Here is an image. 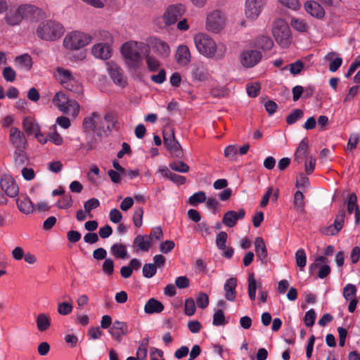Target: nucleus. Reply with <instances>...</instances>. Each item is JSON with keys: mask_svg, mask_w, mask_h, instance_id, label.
Masks as SVG:
<instances>
[{"mask_svg": "<svg viewBox=\"0 0 360 360\" xmlns=\"http://www.w3.org/2000/svg\"><path fill=\"white\" fill-rule=\"evenodd\" d=\"M254 244L257 258L262 262H266L268 253L264 240L261 237H257L255 238Z\"/></svg>", "mask_w": 360, "mask_h": 360, "instance_id": "obj_28", "label": "nucleus"}, {"mask_svg": "<svg viewBox=\"0 0 360 360\" xmlns=\"http://www.w3.org/2000/svg\"><path fill=\"white\" fill-rule=\"evenodd\" d=\"M73 306L69 302H60L58 304V313L63 316L70 314L72 311Z\"/></svg>", "mask_w": 360, "mask_h": 360, "instance_id": "obj_54", "label": "nucleus"}, {"mask_svg": "<svg viewBox=\"0 0 360 360\" xmlns=\"http://www.w3.org/2000/svg\"><path fill=\"white\" fill-rule=\"evenodd\" d=\"M128 326L126 323L120 321H115L110 328L108 333L112 338L118 342H121L122 335L128 333Z\"/></svg>", "mask_w": 360, "mask_h": 360, "instance_id": "obj_19", "label": "nucleus"}, {"mask_svg": "<svg viewBox=\"0 0 360 360\" xmlns=\"http://www.w3.org/2000/svg\"><path fill=\"white\" fill-rule=\"evenodd\" d=\"M290 25L293 29L298 32H304L309 29L308 25L300 18H292L291 20Z\"/></svg>", "mask_w": 360, "mask_h": 360, "instance_id": "obj_45", "label": "nucleus"}, {"mask_svg": "<svg viewBox=\"0 0 360 360\" xmlns=\"http://www.w3.org/2000/svg\"><path fill=\"white\" fill-rule=\"evenodd\" d=\"M191 75L194 81H205L207 79L209 74L207 70L202 65H198L193 68Z\"/></svg>", "mask_w": 360, "mask_h": 360, "instance_id": "obj_35", "label": "nucleus"}, {"mask_svg": "<svg viewBox=\"0 0 360 360\" xmlns=\"http://www.w3.org/2000/svg\"><path fill=\"white\" fill-rule=\"evenodd\" d=\"M185 7L182 4H173L169 6L163 15L162 20L166 25H172L177 22L185 13Z\"/></svg>", "mask_w": 360, "mask_h": 360, "instance_id": "obj_9", "label": "nucleus"}, {"mask_svg": "<svg viewBox=\"0 0 360 360\" xmlns=\"http://www.w3.org/2000/svg\"><path fill=\"white\" fill-rule=\"evenodd\" d=\"M91 53L96 58L107 60L111 56V49L107 43H98L92 46Z\"/></svg>", "mask_w": 360, "mask_h": 360, "instance_id": "obj_21", "label": "nucleus"}, {"mask_svg": "<svg viewBox=\"0 0 360 360\" xmlns=\"http://www.w3.org/2000/svg\"><path fill=\"white\" fill-rule=\"evenodd\" d=\"M15 163L21 166L27 162V157L24 152V150H17L14 153Z\"/></svg>", "mask_w": 360, "mask_h": 360, "instance_id": "obj_52", "label": "nucleus"}, {"mask_svg": "<svg viewBox=\"0 0 360 360\" xmlns=\"http://www.w3.org/2000/svg\"><path fill=\"white\" fill-rule=\"evenodd\" d=\"M212 323L215 326H224L226 323L224 314L221 309L217 310L214 314Z\"/></svg>", "mask_w": 360, "mask_h": 360, "instance_id": "obj_55", "label": "nucleus"}, {"mask_svg": "<svg viewBox=\"0 0 360 360\" xmlns=\"http://www.w3.org/2000/svg\"><path fill=\"white\" fill-rule=\"evenodd\" d=\"M70 98L63 91L57 92L53 98V103L62 112L69 101Z\"/></svg>", "mask_w": 360, "mask_h": 360, "instance_id": "obj_38", "label": "nucleus"}, {"mask_svg": "<svg viewBox=\"0 0 360 360\" xmlns=\"http://www.w3.org/2000/svg\"><path fill=\"white\" fill-rule=\"evenodd\" d=\"M176 63L181 66H186L191 60V54L189 48L185 44L177 46L175 52Z\"/></svg>", "mask_w": 360, "mask_h": 360, "instance_id": "obj_18", "label": "nucleus"}, {"mask_svg": "<svg viewBox=\"0 0 360 360\" xmlns=\"http://www.w3.org/2000/svg\"><path fill=\"white\" fill-rule=\"evenodd\" d=\"M206 200L205 193L203 191H198L193 193L188 199V203L191 206H196L198 203L203 202Z\"/></svg>", "mask_w": 360, "mask_h": 360, "instance_id": "obj_46", "label": "nucleus"}, {"mask_svg": "<svg viewBox=\"0 0 360 360\" xmlns=\"http://www.w3.org/2000/svg\"><path fill=\"white\" fill-rule=\"evenodd\" d=\"M146 48L145 43L138 41H128L120 49L124 61L129 68H139L143 63L142 53Z\"/></svg>", "mask_w": 360, "mask_h": 360, "instance_id": "obj_3", "label": "nucleus"}, {"mask_svg": "<svg viewBox=\"0 0 360 360\" xmlns=\"http://www.w3.org/2000/svg\"><path fill=\"white\" fill-rule=\"evenodd\" d=\"M148 343V338H144L141 341L136 351V359L138 360H146Z\"/></svg>", "mask_w": 360, "mask_h": 360, "instance_id": "obj_42", "label": "nucleus"}, {"mask_svg": "<svg viewBox=\"0 0 360 360\" xmlns=\"http://www.w3.org/2000/svg\"><path fill=\"white\" fill-rule=\"evenodd\" d=\"M157 271V266L154 264L148 263L146 264L143 266V276L146 278H152Z\"/></svg>", "mask_w": 360, "mask_h": 360, "instance_id": "obj_51", "label": "nucleus"}, {"mask_svg": "<svg viewBox=\"0 0 360 360\" xmlns=\"http://www.w3.org/2000/svg\"><path fill=\"white\" fill-rule=\"evenodd\" d=\"M116 120L112 113L108 112L102 117L98 113L93 112L84 119L85 130L91 131L99 136L108 135L115 127Z\"/></svg>", "mask_w": 360, "mask_h": 360, "instance_id": "obj_2", "label": "nucleus"}, {"mask_svg": "<svg viewBox=\"0 0 360 360\" xmlns=\"http://www.w3.org/2000/svg\"><path fill=\"white\" fill-rule=\"evenodd\" d=\"M325 60L329 62V70L332 72H335L341 66L342 60L338 56L335 52H330L324 57Z\"/></svg>", "mask_w": 360, "mask_h": 360, "instance_id": "obj_30", "label": "nucleus"}, {"mask_svg": "<svg viewBox=\"0 0 360 360\" xmlns=\"http://www.w3.org/2000/svg\"><path fill=\"white\" fill-rule=\"evenodd\" d=\"M22 128L28 134H34L40 129L38 123L31 117H26L22 120Z\"/></svg>", "mask_w": 360, "mask_h": 360, "instance_id": "obj_36", "label": "nucleus"}, {"mask_svg": "<svg viewBox=\"0 0 360 360\" xmlns=\"http://www.w3.org/2000/svg\"><path fill=\"white\" fill-rule=\"evenodd\" d=\"M1 187L3 191H4L5 193L11 197H15L19 192V188L15 183V180L8 175H4L1 178Z\"/></svg>", "mask_w": 360, "mask_h": 360, "instance_id": "obj_17", "label": "nucleus"}, {"mask_svg": "<svg viewBox=\"0 0 360 360\" xmlns=\"http://www.w3.org/2000/svg\"><path fill=\"white\" fill-rule=\"evenodd\" d=\"M193 42L197 51L207 58L221 60L226 53V46L221 42L217 43L207 33L198 32L194 34Z\"/></svg>", "mask_w": 360, "mask_h": 360, "instance_id": "obj_1", "label": "nucleus"}, {"mask_svg": "<svg viewBox=\"0 0 360 360\" xmlns=\"http://www.w3.org/2000/svg\"><path fill=\"white\" fill-rule=\"evenodd\" d=\"M100 202L97 198H92L84 202V208L86 213H91V210L97 208Z\"/></svg>", "mask_w": 360, "mask_h": 360, "instance_id": "obj_59", "label": "nucleus"}, {"mask_svg": "<svg viewBox=\"0 0 360 360\" xmlns=\"http://www.w3.org/2000/svg\"><path fill=\"white\" fill-rule=\"evenodd\" d=\"M356 202H357L356 195L354 193L351 194L349 197L347 205V212L349 214H352L354 211V212H356V210H359Z\"/></svg>", "mask_w": 360, "mask_h": 360, "instance_id": "obj_56", "label": "nucleus"}, {"mask_svg": "<svg viewBox=\"0 0 360 360\" xmlns=\"http://www.w3.org/2000/svg\"><path fill=\"white\" fill-rule=\"evenodd\" d=\"M185 314L187 316H192L195 312V302L193 299L188 298L184 304Z\"/></svg>", "mask_w": 360, "mask_h": 360, "instance_id": "obj_57", "label": "nucleus"}, {"mask_svg": "<svg viewBox=\"0 0 360 360\" xmlns=\"http://www.w3.org/2000/svg\"><path fill=\"white\" fill-rule=\"evenodd\" d=\"M327 258L323 256H319L309 266V271L313 274L316 269L318 271V277L319 278H324L330 273V268L328 264H326Z\"/></svg>", "mask_w": 360, "mask_h": 360, "instance_id": "obj_15", "label": "nucleus"}, {"mask_svg": "<svg viewBox=\"0 0 360 360\" xmlns=\"http://www.w3.org/2000/svg\"><path fill=\"white\" fill-rule=\"evenodd\" d=\"M9 141L17 150H25L27 141L23 132L18 127H11L9 131Z\"/></svg>", "mask_w": 360, "mask_h": 360, "instance_id": "obj_14", "label": "nucleus"}, {"mask_svg": "<svg viewBox=\"0 0 360 360\" xmlns=\"http://www.w3.org/2000/svg\"><path fill=\"white\" fill-rule=\"evenodd\" d=\"M303 111L300 109L293 110L290 114L286 117V122L288 124H292L295 123L299 119L303 117Z\"/></svg>", "mask_w": 360, "mask_h": 360, "instance_id": "obj_49", "label": "nucleus"}, {"mask_svg": "<svg viewBox=\"0 0 360 360\" xmlns=\"http://www.w3.org/2000/svg\"><path fill=\"white\" fill-rule=\"evenodd\" d=\"M103 271L108 275H111L114 271V262L112 259L107 258L105 259L102 266Z\"/></svg>", "mask_w": 360, "mask_h": 360, "instance_id": "obj_64", "label": "nucleus"}, {"mask_svg": "<svg viewBox=\"0 0 360 360\" xmlns=\"http://www.w3.org/2000/svg\"><path fill=\"white\" fill-rule=\"evenodd\" d=\"M263 0H245L244 13L248 19L255 20L262 13Z\"/></svg>", "mask_w": 360, "mask_h": 360, "instance_id": "obj_12", "label": "nucleus"}, {"mask_svg": "<svg viewBox=\"0 0 360 360\" xmlns=\"http://www.w3.org/2000/svg\"><path fill=\"white\" fill-rule=\"evenodd\" d=\"M37 328L40 332L47 330L51 326L50 316L45 313H40L36 318Z\"/></svg>", "mask_w": 360, "mask_h": 360, "instance_id": "obj_31", "label": "nucleus"}, {"mask_svg": "<svg viewBox=\"0 0 360 360\" xmlns=\"http://www.w3.org/2000/svg\"><path fill=\"white\" fill-rule=\"evenodd\" d=\"M169 167L171 169L181 172L186 173L189 171V166L183 161H175L169 163Z\"/></svg>", "mask_w": 360, "mask_h": 360, "instance_id": "obj_48", "label": "nucleus"}, {"mask_svg": "<svg viewBox=\"0 0 360 360\" xmlns=\"http://www.w3.org/2000/svg\"><path fill=\"white\" fill-rule=\"evenodd\" d=\"M91 37L86 33L73 31L68 33L63 39V45L70 50L82 48L91 41Z\"/></svg>", "mask_w": 360, "mask_h": 360, "instance_id": "obj_6", "label": "nucleus"}, {"mask_svg": "<svg viewBox=\"0 0 360 360\" xmlns=\"http://www.w3.org/2000/svg\"><path fill=\"white\" fill-rule=\"evenodd\" d=\"M64 28L61 24L53 20L40 23L37 29V36L43 40L55 41L62 37Z\"/></svg>", "mask_w": 360, "mask_h": 360, "instance_id": "obj_5", "label": "nucleus"}, {"mask_svg": "<svg viewBox=\"0 0 360 360\" xmlns=\"http://www.w3.org/2000/svg\"><path fill=\"white\" fill-rule=\"evenodd\" d=\"M15 62L20 69L25 71L30 70L32 66V58L27 53L22 54L19 56H17L15 58Z\"/></svg>", "mask_w": 360, "mask_h": 360, "instance_id": "obj_32", "label": "nucleus"}, {"mask_svg": "<svg viewBox=\"0 0 360 360\" xmlns=\"http://www.w3.org/2000/svg\"><path fill=\"white\" fill-rule=\"evenodd\" d=\"M4 20L9 25H16L22 20V14L20 13V8L15 10H10L6 15Z\"/></svg>", "mask_w": 360, "mask_h": 360, "instance_id": "obj_33", "label": "nucleus"}, {"mask_svg": "<svg viewBox=\"0 0 360 360\" xmlns=\"http://www.w3.org/2000/svg\"><path fill=\"white\" fill-rule=\"evenodd\" d=\"M144 54L148 70L150 72L157 71L160 65L159 60L155 56L150 54L148 49H146Z\"/></svg>", "mask_w": 360, "mask_h": 360, "instance_id": "obj_34", "label": "nucleus"}, {"mask_svg": "<svg viewBox=\"0 0 360 360\" xmlns=\"http://www.w3.org/2000/svg\"><path fill=\"white\" fill-rule=\"evenodd\" d=\"M57 206L60 209H68L72 205V199L71 195H64L62 199L57 202Z\"/></svg>", "mask_w": 360, "mask_h": 360, "instance_id": "obj_61", "label": "nucleus"}, {"mask_svg": "<svg viewBox=\"0 0 360 360\" xmlns=\"http://www.w3.org/2000/svg\"><path fill=\"white\" fill-rule=\"evenodd\" d=\"M245 214V210L243 209H240L238 212L230 210L224 214L222 221L226 226L233 227L237 221L242 219Z\"/></svg>", "mask_w": 360, "mask_h": 360, "instance_id": "obj_22", "label": "nucleus"}, {"mask_svg": "<svg viewBox=\"0 0 360 360\" xmlns=\"http://www.w3.org/2000/svg\"><path fill=\"white\" fill-rule=\"evenodd\" d=\"M304 68V65L302 61L297 60L289 65V70L293 75H298L301 72Z\"/></svg>", "mask_w": 360, "mask_h": 360, "instance_id": "obj_63", "label": "nucleus"}, {"mask_svg": "<svg viewBox=\"0 0 360 360\" xmlns=\"http://www.w3.org/2000/svg\"><path fill=\"white\" fill-rule=\"evenodd\" d=\"M262 53L258 50L245 49L240 55V60L243 66L252 68L256 65L262 59Z\"/></svg>", "mask_w": 360, "mask_h": 360, "instance_id": "obj_10", "label": "nucleus"}, {"mask_svg": "<svg viewBox=\"0 0 360 360\" xmlns=\"http://www.w3.org/2000/svg\"><path fill=\"white\" fill-rule=\"evenodd\" d=\"M226 21L225 15L219 10H214L207 15L205 27L209 32L219 33L224 27Z\"/></svg>", "mask_w": 360, "mask_h": 360, "instance_id": "obj_8", "label": "nucleus"}, {"mask_svg": "<svg viewBox=\"0 0 360 360\" xmlns=\"http://www.w3.org/2000/svg\"><path fill=\"white\" fill-rule=\"evenodd\" d=\"M236 286L237 279L235 277H231L227 279L224 285V296L226 300L229 302L235 301L236 298Z\"/></svg>", "mask_w": 360, "mask_h": 360, "instance_id": "obj_24", "label": "nucleus"}, {"mask_svg": "<svg viewBox=\"0 0 360 360\" xmlns=\"http://www.w3.org/2000/svg\"><path fill=\"white\" fill-rule=\"evenodd\" d=\"M149 48L152 49L160 58H166L170 55V47L169 44L156 37H151L147 40Z\"/></svg>", "mask_w": 360, "mask_h": 360, "instance_id": "obj_13", "label": "nucleus"}, {"mask_svg": "<svg viewBox=\"0 0 360 360\" xmlns=\"http://www.w3.org/2000/svg\"><path fill=\"white\" fill-rule=\"evenodd\" d=\"M272 32L275 40L281 47L286 48L290 45V30L288 23L283 20L278 19L274 22Z\"/></svg>", "mask_w": 360, "mask_h": 360, "instance_id": "obj_7", "label": "nucleus"}, {"mask_svg": "<svg viewBox=\"0 0 360 360\" xmlns=\"http://www.w3.org/2000/svg\"><path fill=\"white\" fill-rule=\"evenodd\" d=\"M164 305L155 298H150L144 306V311L147 314H158L163 311Z\"/></svg>", "mask_w": 360, "mask_h": 360, "instance_id": "obj_26", "label": "nucleus"}, {"mask_svg": "<svg viewBox=\"0 0 360 360\" xmlns=\"http://www.w3.org/2000/svg\"><path fill=\"white\" fill-rule=\"evenodd\" d=\"M209 297L205 292H200L196 297V304L199 308L205 309L208 306Z\"/></svg>", "mask_w": 360, "mask_h": 360, "instance_id": "obj_58", "label": "nucleus"}, {"mask_svg": "<svg viewBox=\"0 0 360 360\" xmlns=\"http://www.w3.org/2000/svg\"><path fill=\"white\" fill-rule=\"evenodd\" d=\"M17 206L19 210L26 214L33 212L34 206L30 199L26 195H21L17 198Z\"/></svg>", "mask_w": 360, "mask_h": 360, "instance_id": "obj_27", "label": "nucleus"}, {"mask_svg": "<svg viewBox=\"0 0 360 360\" xmlns=\"http://www.w3.org/2000/svg\"><path fill=\"white\" fill-rule=\"evenodd\" d=\"M305 11L311 16L321 18L325 15L323 8L316 1H308L304 4Z\"/></svg>", "mask_w": 360, "mask_h": 360, "instance_id": "obj_25", "label": "nucleus"}, {"mask_svg": "<svg viewBox=\"0 0 360 360\" xmlns=\"http://www.w3.org/2000/svg\"><path fill=\"white\" fill-rule=\"evenodd\" d=\"M345 217V211L341 209L337 214L334 223L326 229L325 234L334 236L337 234L343 227Z\"/></svg>", "mask_w": 360, "mask_h": 360, "instance_id": "obj_20", "label": "nucleus"}, {"mask_svg": "<svg viewBox=\"0 0 360 360\" xmlns=\"http://www.w3.org/2000/svg\"><path fill=\"white\" fill-rule=\"evenodd\" d=\"M237 153L238 150L234 145H229L224 150V156L231 160H236Z\"/></svg>", "mask_w": 360, "mask_h": 360, "instance_id": "obj_60", "label": "nucleus"}, {"mask_svg": "<svg viewBox=\"0 0 360 360\" xmlns=\"http://www.w3.org/2000/svg\"><path fill=\"white\" fill-rule=\"evenodd\" d=\"M296 264L302 269L307 264V256L303 249H299L295 253Z\"/></svg>", "mask_w": 360, "mask_h": 360, "instance_id": "obj_50", "label": "nucleus"}, {"mask_svg": "<svg viewBox=\"0 0 360 360\" xmlns=\"http://www.w3.org/2000/svg\"><path fill=\"white\" fill-rule=\"evenodd\" d=\"M164 144L171 153L178 155L180 153L181 146L175 139L172 129L167 128L163 131Z\"/></svg>", "mask_w": 360, "mask_h": 360, "instance_id": "obj_16", "label": "nucleus"}, {"mask_svg": "<svg viewBox=\"0 0 360 360\" xmlns=\"http://www.w3.org/2000/svg\"><path fill=\"white\" fill-rule=\"evenodd\" d=\"M110 252L116 258L127 259L129 257L127 246L122 243H116L113 244L110 247Z\"/></svg>", "mask_w": 360, "mask_h": 360, "instance_id": "obj_29", "label": "nucleus"}, {"mask_svg": "<svg viewBox=\"0 0 360 360\" xmlns=\"http://www.w3.org/2000/svg\"><path fill=\"white\" fill-rule=\"evenodd\" d=\"M293 205L297 212H302L304 211V195L302 191H297L295 192L294 195Z\"/></svg>", "mask_w": 360, "mask_h": 360, "instance_id": "obj_44", "label": "nucleus"}, {"mask_svg": "<svg viewBox=\"0 0 360 360\" xmlns=\"http://www.w3.org/2000/svg\"><path fill=\"white\" fill-rule=\"evenodd\" d=\"M356 289L353 284H347L343 289V296L347 300H356Z\"/></svg>", "mask_w": 360, "mask_h": 360, "instance_id": "obj_47", "label": "nucleus"}, {"mask_svg": "<svg viewBox=\"0 0 360 360\" xmlns=\"http://www.w3.org/2000/svg\"><path fill=\"white\" fill-rule=\"evenodd\" d=\"M19 8L22 19L26 18L33 20L41 15V10L33 5L24 4L20 6Z\"/></svg>", "mask_w": 360, "mask_h": 360, "instance_id": "obj_23", "label": "nucleus"}, {"mask_svg": "<svg viewBox=\"0 0 360 360\" xmlns=\"http://www.w3.org/2000/svg\"><path fill=\"white\" fill-rule=\"evenodd\" d=\"M134 245L138 247L141 251L147 252L151 247V243L145 236L139 235L134 240Z\"/></svg>", "mask_w": 360, "mask_h": 360, "instance_id": "obj_40", "label": "nucleus"}, {"mask_svg": "<svg viewBox=\"0 0 360 360\" xmlns=\"http://www.w3.org/2000/svg\"><path fill=\"white\" fill-rule=\"evenodd\" d=\"M262 284L257 283L253 274H249L248 276V296L251 300H255L256 298V290L260 289Z\"/></svg>", "mask_w": 360, "mask_h": 360, "instance_id": "obj_37", "label": "nucleus"}, {"mask_svg": "<svg viewBox=\"0 0 360 360\" xmlns=\"http://www.w3.org/2000/svg\"><path fill=\"white\" fill-rule=\"evenodd\" d=\"M228 235L225 231H220L216 237V245L219 250L226 249V243Z\"/></svg>", "mask_w": 360, "mask_h": 360, "instance_id": "obj_53", "label": "nucleus"}, {"mask_svg": "<svg viewBox=\"0 0 360 360\" xmlns=\"http://www.w3.org/2000/svg\"><path fill=\"white\" fill-rule=\"evenodd\" d=\"M316 319V313L313 309H309L305 314L304 321L307 327L312 326Z\"/></svg>", "mask_w": 360, "mask_h": 360, "instance_id": "obj_62", "label": "nucleus"}, {"mask_svg": "<svg viewBox=\"0 0 360 360\" xmlns=\"http://www.w3.org/2000/svg\"><path fill=\"white\" fill-rule=\"evenodd\" d=\"M273 41L266 36H260L255 41V46L264 50H269L273 46Z\"/></svg>", "mask_w": 360, "mask_h": 360, "instance_id": "obj_43", "label": "nucleus"}, {"mask_svg": "<svg viewBox=\"0 0 360 360\" xmlns=\"http://www.w3.org/2000/svg\"><path fill=\"white\" fill-rule=\"evenodd\" d=\"M106 65L109 75L114 83L120 87H124L127 79L122 69L112 61L108 62Z\"/></svg>", "mask_w": 360, "mask_h": 360, "instance_id": "obj_11", "label": "nucleus"}, {"mask_svg": "<svg viewBox=\"0 0 360 360\" xmlns=\"http://www.w3.org/2000/svg\"><path fill=\"white\" fill-rule=\"evenodd\" d=\"M307 149L308 141L307 138H304L300 141L295 154V160L297 162H300L306 156Z\"/></svg>", "mask_w": 360, "mask_h": 360, "instance_id": "obj_41", "label": "nucleus"}, {"mask_svg": "<svg viewBox=\"0 0 360 360\" xmlns=\"http://www.w3.org/2000/svg\"><path fill=\"white\" fill-rule=\"evenodd\" d=\"M79 110L80 106L79 103L75 100L70 99L62 112L75 118L78 116Z\"/></svg>", "mask_w": 360, "mask_h": 360, "instance_id": "obj_39", "label": "nucleus"}, {"mask_svg": "<svg viewBox=\"0 0 360 360\" xmlns=\"http://www.w3.org/2000/svg\"><path fill=\"white\" fill-rule=\"evenodd\" d=\"M54 77L67 90L77 94L82 93L83 87L78 75L70 70L58 67L54 71Z\"/></svg>", "mask_w": 360, "mask_h": 360, "instance_id": "obj_4", "label": "nucleus"}]
</instances>
